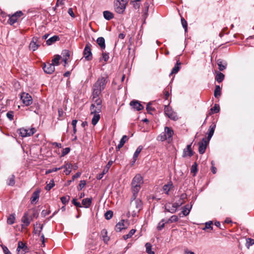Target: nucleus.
Returning <instances> with one entry per match:
<instances>
[{
	"mask_svg": "<svg viewBox=\"0 0 254 254\" xmlns=\"http://www.w3.org/2000/svg\"><path fill=\"white\" fill-rule=\"evenodd\" d=\"M108 81V78L107 75L99 77L93 85L92 97L96 98L100 96L102 91L105 89Z\"/></svg>",
	"mask_w": 254,
	"mask_h": 254,
	"instance_id": "1",
	"label": "nucleus"
},
{
	"mask_svg": "<svg viewBox=\"0 0 254 254\" xmlns=\"http://www.w3.org/2000/svg\"><path fill=\"white\" fill-rule=\"evenodd\" d=\"M143 183V177L140 174L136 175L133 178L131 182V192L132 195L131 198V201H132L136 199L138 193L139 192L141 186Z\"/></svg>",
	"mask_w": 254,
	"mask_h": 254,
	"instance_id": "2",
	"label": "nucleus"
},
{
	"mask_svg": "<svg viewBox=\"0 0 254 254\" xmlns=\"http://www.w3.org/2000/svg\"><path fill=\"white\" fill-rule=\"evenodd\" d=\"M174 134L173 130L169 127H165L164 132L161 133L157 137L158 140L164 141L167 140L169 142L172 140L173 135Z\"/></svg>",
	"mask_w": 254,
	"mask_h": 254,
	"instance_id": "3",
	"label": "nucleus"
},
{
	"mask_svg": "<svg viewBox=\"0 0 254 254\" xmlns=\"http://www.w3.org/2000/svg\"><path fill=\"white\" fill-rule=\"evenodd\" d=\"M93 103L90 106L91 113H100L102 111V100L100 96L92 99Z\"/></svg>",
	"mask_w": 254,
	"mask_h": 254,
	"instance_id": "4",
	"label": "nucleus"
},
{
	"mask_svg": "<svg viewBox=\"0 0 254 254\" xmlns=\"http://www.w3.org/2000/svg\"><path fill=\"white\" fill-rule=\"evenodd\" d=\"M128 0H115L114 7L115 11L119 14H123L125 11Z\"/></svg>",
	"mask_w": 254,
	"mask_h": 254,
	"instance_id": "5",
	"label": "nucleus"
},
{
	"mask_svg": "<svg viewBox=\"0 0 254 254\" xmlns=\"http://www.w3.org/2000/svg\"><path fill=\"white\" fill-rule=\"evenodd\" d=\"M36 131L35 127H31L30 128H21L19 129V134L22 137L30 136L34 134Z\"/></svg>",
	"mask_w": 254,
	"mask_h": 254,
	"instance_id": "6",
	"label": "nucleus"
},
{
	"mask_svg": "<svg viewBox=\"0 0 254 254\" xmlns=\"http://www.w3.org/2000/svg\"><path fill=\"white\" fill-rule=\"evenodd\" d=\"M23 15V13L21 11H17L11 15H9L8 23L11 25H13Z\"/></svg>",
	"mask_w": 254,
	"mask_h": 254,
	"instance_id": "7",
	"label": "nucleus"
},
{
	"mask_svg": "<svg viewBox=\"0 0 254 254\" xmlns=\"http://www.w3.org/2000/svg\"><path fill=\"white\" fill-rule=\"evenodd\" d=\"M20 98L23 103L26 106H28L32 104L33 99L31 96L27 93L23 92L20 95Z\"/></svg>",
	"mask_w": 254,
	"mask_h": 254,
	"instance_id": "8",
	"label": "nucleus"
},
{
	"mask_svg": "<svg viewBox=\"0 0 254 254\" xmlns=\"http://www.w3.org/2000/svg\"><path fill=\"white\" fill-rule=\"evenodd\" d=\"M165 114L170 119L176 121L178 119V117L175 112H174L171 107L165 106L164 108Z\"/></svg>",
	"mask_w": 254,
	"mask_h": 254,
	"instance_id": "9",
	"label": "nucleus"
},
{
	"mask_svg": "<svg viewBox=\"0 0 254 254\" xmlns=\"http://www.w3.org/2000/svg\"><path fill=\"white\" fill-rule=\"evenodd\" d=\"M91 47V45L89 43H88L86 44L83 51L84 57L87 61H90L92 59Z\"/></svg>",
	"mask_w": 254,
	"mask_h": 254,
	"instance_id": "10",
	"label": "nucleus"
},
{
	"mask_svg": "<svg viewBox=\"0 0 254 254\" xmlns=\"http://www.w3.org/2000/svg\"><path fill=\"white\" fill-rule=\"evenodd\" d=\"M16 251L17 252L18 254H25L28 252L29 249L26 246V244L23 243L21 241H19L18 243Z\"/></svg>",
	"mask_w": 254,
	"mask_h": 254,
	"instance_id": "11",
	"label": "nucleus"
},
{
	"mask_svg": "<svg viewBox=\"0 0 254 254\" xmlns=\"http://www.w3.org/2000/svg\"><path fill=\"white\" fill-rule=\"evenodd\" d=\"M39 38L34 37L29 44V48L33 51H35L40 46V43L39 42Z\"/></svg>",
	"mask_w": 254,
	"mask_h": 254,
	"instance_id": "12",
	"label": "nucleus"
},
{
	"mask_svg": "<svg viewBox=\"0 0 254 254\" xmlns=\"http://www.w3.org/2000/svg\"><path fill=\"white\" fill-rule=\"evenodd\" d=\"M208 142L209 141L203 138L202 141L199 142L198 151L200 154H202L205 152Z\"/></svg>",
	"mask_w": 254,
	"mask_h": 254,
	"instance_id": "13",
	"label": "nucleus"
},
{
	"mask_svg": "<svg viewBox=\"0 0 254 254\" xmlns=\"http://www.w3.org/2000/svg\"><path fill=\"white\" fill-rule=\"evenodd\" d=\"M43 69L45 72L48 74H52L55 70V66L53 64L47 63L44 64Z\"/></svg>",
	"mask_w": 254,
	"mask_h": 254,
	"instance_id": "14",
	"label": "nucleus"
},
{
	"mask_svg": "<svg viewBox=\"0 0 254 254\" xmlns=\"http://www.w3.org/2000/svg\"><path fill=\"white\" fill-rule=\"evenodd\" d=\"M113 163V161L110 160L108 162V164L106 165V167L103 169L102 173L98 174L96 178L97 180H101L103 177L104 175L108 172L110 168L111 167Z\"/></svg>",
	"mask_w": 254,
	"mask_h": 254,
	"instance_id": "15",
	"label": "nucleus"
},
{
	"mask_svg": "<svg viewBox=\"0 0 254 254\" xmlns=\"http://www.w3.org/2000/svg\"><path fill=\"white\" fill-rule=\"evenodd\" d=\"M32 219V217L29 215L28 212L24 213L21 218V222L24 224L25 227L28 226Z\"/></svg>",
	"mask_w": 254,
	"mask_h": 254,
	"instance_id": "16",
	"label": "nucleus"
},
{
	"mask_svg": "<svg viewBox=\"0 0 254 254\" xmlns=\"http://www.w3.org/2000/svg\"><path fill=\"white\" fill-rule=\"evenodd\" d=\"M191 144H189L187 145V148L184 149L183 151V157H186L187 156L191 157L193 155V152L191 149Z\"/></svg>",
	"mask_w": 254,
	"mask_h": 254,
	"instance_id": "17",
	"label": "nucleus"
},
{
	"mask_svg": "<svg viewBox=\"0 0 254 254\" xmlns=\"http://www.w3.org/2000/svg\"><path fill=\"white\" fill-rule=\"evenodd\" d=\"M130 105L136 111H140L143 109V106L137 101H132L130 103Z\"/></svg>",
	"mask_w": 254,
	"mask_h": 254,
	"instance_id": "18",
	"label": "nucleus"
},
{
	"mask_svg": "<svg viewBox=\"0 0 254 254\" xmlns=\"http://www.w3.org/2000/svg\"><path fill=\"white\" fill-rule=\"evenodd\" d=\"M40 193V190H37L35 191L31 197L30 201L32 204L35 203L36 201L38 199L39 197V194Z\"/></svg>",
	"mask_w": 254,
	"mask_h": 254,
	"instance_id": "19",
	"label": "nucleus"
},
{
	"mask_svg": "<svg viewBox=\"0 0 254 254\" xmlns=\"http://www.w3.org/2000/svg\"><path fill=\"white\" fill-rule=\"evenodd\" d=\"M127 227L125 224V220H122L117 223L115 227V230L117 232H121L122 230L126 229Z\"/></svg>",
	"mask_w": 254,
	"mask_h": 254,
	"instance_id": "20",
	"label": "nucleus"
},
{
	"mask_svg": "<svg viewBox=\"0 0 254 254\" xmlns=\"http://www.w3.org/2000/svg\"><path fill=\"white\" fill-rule=\"evenodd\" d=\"M62 167H63V168L64 169V172L65 174V175H67L70 173L72 167L71 164L68 163H65V164Z\"/></svg>",
	"mask_w": 254,
	"mask_h": 254,
	"instance_id": "21",
	"label": "nucleus"
},
{
	"mask_svg": "<svg viewBox=\"0 0 254 254\" xmlns=\"http://www.w3.org/2000/svg\"><path fill=\"white\" fill-rule=\"evenodd\" d=\"M216 127V125L214 124H212L208 130V133L207 134V139L208 141H209V140L211 139L212 136H213L215 128Z\"/></svg>",
	"mask_w": 254,
	"mask_h": 254,
	"instance_id": "22",
	"label": "nucleus"
},
{
	"mask_svg": "<svg viewBox=\"0 0 254 254\" xmlns=\"http://www.w3.org/2000/svg\"><path fill=\"white\" fill-rule=\"evenodd\" d=\"M181 64V62L179 61L177 62L176 64L175 65L174 67L173 68L171 73H170L169 76H171L173 74L177 73L180 69V65Z\"/></svg>",
	"mask_w": 254,
	"mask_h": 254,
	"instance_id": "23",
	"label": "nucleus"
},
{
	"mask_svg": "<svg viewBox=\"0 0 254 254\" xmlns=\"http://www.w3.org/2000/svg\"><path fill=\"white\" fill-rule=\"evenodd\" d=\"M165 209L166 211L171 213H175L177 210L176 208L173 206L172 204L167 203L165 206Z\"/></svg>",
	"mask_w": 254,
	"mask_h": 254,
	"instance_id": "24",
	"label": "nucleus"
},
{
	"mask_svg": "<svg viewBox=\"0 0 254 254\" xmlns=\"http://www.w3.org/2000/svg\"><path fill=\"white\" fill-rule=\"evenodd\" d=\"M92 198H86L82 200V204L85 208H89L91 204Z\"/></svg>",
	"mask_w": 254,
	"mask_h": 254,
	"instance_id": "25",
	"label": "nucleus"
},
{
	"mask_svg": "<svg viewBox=\"0 0 254 254\" xmlns=\"http://www.w3.org/2000/svg\"><path fill=\"white\" fill-rule=\"evenodd\" d=\"M93 115V117L92 119V124L93 126H95L100 119V115L99 113H91Z\"/></svg>",
	"mask_w": 254,
	"mask_h": 254,
	"instance_id": "26",
	"label": "nucleus"
},
{
	"mask_svg": "<svg viewBox=\"0 0 254 254\" xmlns=\"http://www.w3.org/2000/svg\"><path fill=\"white\" fill-rule=\"evenodd\" d=\"M192 205H190L189 204L186 205L183 208V210L182 211V213L184 216H187L189 214L191 210Z\"/></svg>",
	"mask_w": 254,
	"mask_h": 254,
	"instance_id": "27",
	"label": "nucleus"
},
{
	"mask_svg": "<svg viewBox=\"0 0 254 254\" xmlns=\"http://www.w3.org/2000/svg\"><path fill=\"white\" fill-rule=\"evenodd\" d=\"M97 43L102 50L105 49V41L103 37H100L97 38Z\"/></svg>",
	"mask_w": 254,
	"mask_h": 254,
	"instance_id": "28",
	"label": "nucleus"
},
{
	"mask_svg": "<svg viewBox=\"0 0 254 254\" xmlns=\"http://www.w3.org/2000/svg\"><path fill=\"white\" fill-rule=\"evenodd\" d=\"M103 16L105 19L110 20L114 18V14L110 11L106 10L103 12Z\"/></svg>",
	"mask_w": 254,
	"mask_h": 254,
	"instance_id": "29",
	"label": "nucleus"
},
{
	"mask_svg": "<svg viewBox=\"0 0 254 254\" xmlns=\"http://www.w3.org/2000/svg\"><path fill=\"white\" fill-rule=\"evenodd\" d=\"M217 64L218 65V68L220 71H223L226 68L227 64L225 62H223L221 60H218L217 61Z\"/></svg>",
	"mask_w": 254,
	"mask_h": 254,
	"instance_id": "30",
	"label": "nucleus"
},
{
	"mask_svg": "<svg viewBox=\"0 0 254 254\" xmlns=\"http://www.w3.org/2000/svg\"><path fill=\"white\" fill-rule=\"evenodd\" d=\"M60 40L59 37L58 36H54L49 39H48L46 41V43L48 45H51L55 42Z\"/></svg>",
	"mask_w": 254,
	"mask_h": 254,
	"instance_id": "31",
	"label": "nucleus"
},
{
	"mask_svg": "<svg viewBox=\"0 0 254 254\" xmlns=\"http://www.w3.org/2000/svg\"><path fill=\"white\" fill-rule=\"evenodd\" d=\"M172 188L173 183L171 182H170L167 184H166L163 186V190L166 194H168L169 191Z\"/></svg>",
	"mask_w": 254,
	"mask_h": 254,
	"instance_id": "32",
	"label": "nucleus"
},
{
	"mask_svg": "<svg viewBox=\"0 0 254 254\" xmlns=\"http://www.w3.org/2000/svg\"><path fill=\"white\" fill-rule=\"evenodd\" d=\"M43 225L41 224H36L35 226H34V232L35 234H37L40 235V232H41L43 229Z\"/></svg>",
	"mask_w": 254,
	"mask_h": 254,
	"instance_id": "33",
	"label": "nucleus"
},
{
	"mask_svg": "<svg viewBox=\"0 0 254 254\" xmlns=\"http://www.w3.org/2000/svg\"><path fill=\"white\" fill-rule=\"evenodd\" d=\"M61 58V57L60 55H57L55 56L54 58L52 60L51 64H53L54 66L55 65H59L60 64Z\"/></svg>",
	"mask_w": 254,
	"mask_h": 254,
	"instance_id": "34",
	"label": "nucleus"
},
{
	"mask_svg": "<svg viewBox=\"0 0 254 254\" xmlns=\"http://www.w3.org/2000/svg\"><path fill=\"white\" fill-rule=\"evenodd\" d=\"M7 185L10 186H13L15 184V176L12 175L7 180Z\"/></svg>",
	"mask_w": 254,
	"mask_h": 254,
	"instance_id": "35",
	"label": "nucleus"
},
{
	"mask_svg": "<svg viewBox=\"0 0 254 254\" xmlns=\"http://www.w3.org/2000/svg\"><path fill=\"white\" fill-rule=\"evenodd\" d=\"M107 231L106 229H103L101 231V234L103 237V240L106 243L109 240V238L107 236Z\"/></svg>",
	"mask_w": 254,
	"mask_h": 254,
	"instance_id": "36",
	"label": "nucleus"
},
{
	"mask_svg": "<svg viewBox=\"0 0 254 254\" xmlns=\"http://www.w3.org/2000/svg\"><path fill=\"white\" fill-rule=\"evenodd\" d=\"M224 75L223 73L221 72H218L217 73L215 76V80L219 83L221 82L224 78Z\"/></svg>",
	"mask_w": 254,
	"mask_h": 254,
	"instance_id": "37",
	"label": "nucleus"
},
{
	"mask_svg": "<svg viewBox=\"0 0 254 254\" xmlns=\"http://www.w3.org/2000/svg\"><path fill=\"white\" fill-rule=\"evenodd\" d=\"M142 146L141 145L139 146L137 148L136 151H135V152L133 154V158L134 161H136V158L138 157V156L139 153H140L141 151L142 150Z\"/></svg>",
	"mask_w": 254,
	"mask_h": 254,
	"instance_id": "38",
	"label": "nucleus"
},
{
	"mask_svg": "<svg viewBox=\"0 0 254 254\" xmlns=\"http://www.w3.org/2000/svg\"><path fill=\"white\" fill-rule=\"evenodd\" d=\"M15 220V214H12L10 215L7 219V223L8 224L12 225L14 223Z\"/></svg>",
	"mask_w": 254,
	"mask_h": 254,
	"instance_id": "39",
	"label": "nucleus"
},
{
	"mask_svg": "<svg viewBox=\"0 0 254 254\" xmlns=\"http://www.w3.org/2000/svg\"><path fill=\"white\" fill-rule=\"evenodd\" d=\"M221 88L219 85H216L214 92V96L216 98H218L221 95Z\"/></svg>",
	"mask_w": 254,
	"mask_h": 254,
	"instance_id": "40",
	"label": "nucleus"
},
{
	"mask_svg": "<svg viewBox=\"0 0 254 254\" xmlns=\"http://www.w3.org/2000/svg\"><path fill=\"white\" fill-rule=\"evenodd\" d=\"M136 230L134 229H132L130 230V231L129 232V233L127 235H125L123 236V238L125 240H127V239H129L131 238L135 233Z\"/></svg>",
	"mask_w": 254,
	"mask_h": 254,
	"instance_id": "41",
	"label": "nucleus"
},
{
	"mask_svg": "<svg viewBox=\"0 0 254 254\" xmlns=\"http://www.w3.org/2000/svg\"><path fill=\"white\" fill-rule=\"evenodd\" d=\"M146 252L148 254H154V252L152 251V246L149 243L145 244Z\"/></svg>",
	"mask_w": 254,
	"mask_h": 254,
	"instance_id": "42",
	"label": "nucleus"
},
{
	"mask_svg": "<svg viewBox=\"0 0 254 254\" xmlns=\"http://www.w3.org/2000/svg\"><path fill=\"white\" fill-rule=\"evenodd\" d=\"M178 220H179V218L177 216L173 215L167 221H166L165 222V223H169L176 222H177L178 221Z\"/></svg>",
	"mask_w": 254,
	"mask_h": 254,
	"instance_id": "43",
	"label": "nucleus"
},
{
	"mask_svg": "<svg viewBox=\"0 0 254 254\" xmlns=\"http://www.w3.org/2000/svg\"><path fill=\"white\" fill-rule=\"evenodd\" d=\"M190 172L191 173L193 174V176H195L196 173L197 172V165L196 163H194V164H193L190 169Z\"/></svg>",
	"mask_w": 254,
	"mask_h": 254,
	"instance_id": "44",
	"label": "nucleus"
},
{
	"mask_svg": "<svg viewBox=\"0 0 254 254\" xmlns=\"http://www.w3.org/2000/svg\"><path fill=\"white\" fill-rule=\"evenodd\" d=\"M70 199V196L69 195H66L63 196L61 198V200L63 204L65 205L67 204Z\"/></svg>",
	"mask_w": 254,
	"mask_h": 254,
	"instance_id": "45",
	"label": "nucleus"
},
{
	"mask_svg": "<svg viewBox=\"0 0 254 254\" xmlns=\"http://www.w3.org/2000/svg\"><path fill=\"white\" fill-rule=\"evenodd\" d=\"M165 226V219H163L158 224L157 227L158 230L160 231L164 228Z\"/></svg>",
	"mask_w": 254,
	"mask_h": 254,
	"instance_id": "46",
	"label": "nucleus"
},
{
	"mask_svg": "<svg viewBox=\"0 0 254 254\" xmlns=\"http://www.w3.org/2000/svg\"><path fill=\"white\" fill-rule=\"evenodd\" d=\"M62 55L63 58H65L68 59L70 57V52L67 50H64L62 52Z\"/></svg>",
	"mask_w": 254,
	"mask_h": 254,
	"instance_id": "47",
	"label": "nucleus"
},
{
	"mask_svg": "<svg viewBox=\"0 0 254 254\" xmlns=\"http://www.w3.org/2000/svg\"><path fill=\"white\" fill-rule=\"evenodd\" d=\"M212 113H217L220 111L219 106L217 104H215L214 106L211 109Z\"/></svg>",
	"mask_w": 254,
	"mask_h": 254,
	"instance_id": "48",
	"label": "nucleus"
},
{
	"mask_svg": "<svg viewBox=\"0 0 254 254\" xmlns=\"http://www.w3.org/2000/svg\"><path fill=\"white\" fill-rule=\"evenodd\" d=\"M113 211L111 210H108L105 213V218L107 220H109L113 217Z\"/></svg>",
	"mask_w": 254,
	"mask_h": 254,
	"instance_id": "49",
	"label": "nucleus"
},
{
	"mask_svg": "<svg viewBox=\"0 0 254 254\" xmlns=\"http://www.w3.org/2000/svg\"><path fill=\"white\" fill-rule=\"evenodd\" d=\"M55 186L54 182L53 180H51L49 184H47L45 187V189L47 190H50Z\"/></svg>",
	"mask_w": 254,
	"mask_h": 254,
	"instance_id": "50",
	"label": "nucleus"
},
{
	"mask_svg": "<svg viewBox=\"0 0 254 254\" xmlns=\"http://www.w3.org/2000/svg\"><path fill=\"white\" fill-rule=\"evenodd\" d=\"M63 167H61L59 168H54L51 169H49L46 171V174H48L54 172H56L58 170H60L63 169Z\"/></svg>",
	"mask_w": 254,
	"mask_h": 254,
	"instance_id": "51",
	"label": "nucleus"
},
{
	"mask_svg": "<svg viewBox=\"0 0 254 254\" xmlns=\"http://www.w3.org/2000/svg\"><path fill=\"white\" fill-rule=\"evenodd\" d=\"M184 201H177L175 203L172 204L173 206H174L176 208V210L177 209L181 206L183 204H184Z\"/></svg>",
	"mask_w": 254,
	"mask_h": 254,
	"instance_id": "52",
	"label": "nucleus"
},
{
	"mask_svg": "<svg viewBox=\"0 0 254 254\" xmlns=\"http://www.w3.org/2000/svg\"><path fill=\"white\" fill-rule=\"evenodd\" d=\"M6 117L10 121H12L14 117V112L11 111H8L6 113Z\"/></svg>",
	"mask_w": 254,
	"mask_h": 254,
	"instance_id": "53",
	"label": "nucleus"
},
{
	"mask_svg": "<svg viewBox=\"0 0 254 254\" xmlns=\"http://www.w3.org/2000/svg\"><path fill=\"white\" fill-rule=\"evenodd\" d=\"M136 208L138 210L141 209L142 208V202L140 199H136L135 201Z\"/></svg>",
	"mask_w": 254,
	"mask_h": 254,
	"instance_id": "54",
	"label": "nucleus"
},
{
	"mask_svg": "<svg viewBox=\"0 0 254 254\" xmlns=\"http://www.w3.org/2000/svg\"><path fill=\"white\" fill-rule=\"evenodd\" d=\"M109 58V57L108 53H103L102 58H100V61H101L102 60H103L105 62H107Z\"/></svg>",
	"mask_w": 254,
	"mask_h": 254,
	"instance_id": "55",
	"label": "nucleus"
},
{
	"mask_svg": "<svg viewBox=\"0 0 254 254\" xmlns=\"http://www.w3.org/2000/svg\"><path fill=\"white\" fill-rule=\"evenodd\" d=\"M181 23H182L183 28L185 30V31H187V22L183 17L181 18Z\"/></svg>",
	"mask_w": 254,
	"mask_h": 254,
	"instance_id": "56",
	"label": "nucleus"
},
{
	"mask_svg": "<svg viewBox=\"0 0 254 254\" xmlns=\"http://www.w3.org/2000/svg\"><path fill=\"white\" fill-rule=\"evenodd\" d=\"M86 185V182L84 180L80 181V183L79 184L78 190H82Z\"/></svg>",
	"mask_w": 254,
	"mask_h": 254,
	"instance_id": "57",
	"label": "nucleus"
},
{
	"mask_svg": "<svg viewBox=\"0 0 254 254\" xmlns=\"http://www.w3.org/2000/svg\"><path fill=\"white\" fill-rule=\"evenodd\" d=\"M163 93L164 94L165 99L167 100L170 95L169 88H165L163 91Z\"/></svg>",
	"mask_w": 254,
	"mask_h": 254,
	"instance_id": "58",
	"label": "nucleus"
},
{
	"mask_svg": "<svg viewBox=\"0 0 254 254\" xmlns=\"http://www.w3.org/2000/svg\"><path fill=\"white\" fill-rule=\"evenodd\" d=\"M72 203L77 207H82V205L80 202L77 201V199L76 198H73L72 200Z\"/></svg>",
	"mask_w": 254,
	"mask_h": 254,
	"instance_id": "59",
	"label": "nucleus"
},
{
	"mask_svg": "<svg viewBox=\"0 0 254 254\" xmlns=\"http://www.w3.org/2000/svg\"><path fill=\"white\" fill-rule=\"evenodd\" d=\"M212 224V222L211 221L206 222L205 227L204 228H203V230H205L206 229H209V228H211V229H212V227L211 226Z\"/></svg>",
	"mask_w": 254,
	"mask_h": 254,
	"instance_id": "60",
	"label": "nucleus"
},
{
	"mask_svg": "<svg viewBox=\"0 0 254 254\" xmlns=\"http://www.w3.org/2000/svg\"><path fill=\"white\" fill-rule=\"evenodd\" d=\"M39 106L38 104H37L36 110H34V108H33V106L30 107L27 110H29V111H34V113H35L36 114H38V109H39Z\"/></svg>",
	"mask_w": 254,
	"mask_h": 254,
	"instance_id": "61",
	"label": "nucleus"
},
{
	"mask_svg": "<svg viewBox=\"0 0 254 254\" xmlns=\"http://www.w3.org/2000/svg\"><path fill=\"white\" fill-rule=\"evenodd\" d=\"M140 0H136L133 2V6L135 9H138L140 6Z\"/></svg>",
	"mask_w": 254,
	"mask_h": 254,
	"instance_id": "62",
	"label": "nucleus"
},
{
	"mask_svg": "<svg viewBox=\"0 0 254 254\" xmlns=\"http://www.w3.org/2000/svg\"><path fill=\"white\" fill-rule=\"evenodd\" d=\"M70 151V148L68 147H66L64 149H63V150L62 151V156H64L66 154H67Z\"/></svg>",
	"mask_w": 254,
	"mask_h": 254,
	"instance_id": "63",
	"label": "nucleus"
},
{
	"mask_svg": "<svg viewBox=\"0 0 254 254\" xmlns=\"http://www.w3.org/2000/svg\"><path fill=\"white\" fill-rule=\"evenodd\" d=\"M128 139V137L126 135H125L121 138L120 142L124 144L126 142V141H127Z\"/></svg>",
	"mask_w": 254,
	"mask_h": 254,
	"instance_id": "64",
	"label": "nucleus"
}]
</instances>
